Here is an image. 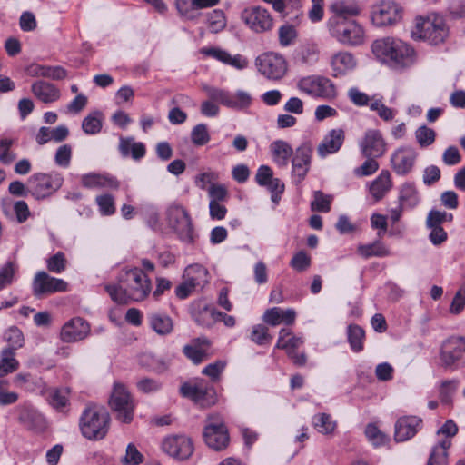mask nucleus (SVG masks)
Masks as SVG:
<instances>
[{"instance_id":"obj_26","label":"nucleus","mask_w":465,"mask_h":465,"mask_svg":"<svg viewBox=\"0 0 465 465\" xmlns=\"http://www.w3.org/2000/svg\"><path fill=\"white\" fill-rule=\"evenodd\" d=\"M357 62L352 54L341 51L332 55L331 66L334 77L343 76L355 69Z\"/></svg>"},{"instance_id":"obj_13","label":"nucleus","mask_w":465,"mask_h":465,"mask_svg":"<svg viewBox=\"0 0 465 465\" xmlns=\"http://www.w3.org/2000/svg\"><path fill=\"white\" fill-rule=\"evenodd\" d=\"M258 71L271 80L282 79L287 72V63L284 57L274 53H265L256 59Z\"/></svg>"},{"instance_id":"obj_63","label":"nucleus","mask_w":465,"mask_h":465,"mask_svg":"<svg viewBox=\"0 0 465 465\" xmlns=\"http://www.w3.org/2000/svg\"><path fill=\"white\" fill-rule=\"evenodd\" d=\"M294 155L292 147H274L272 157L279 166H286L291 155Z\"/></svg>"},{"instance_id":"obj_34","label":"nucleus","mask_w":465,"mask_h":465,"mask_svg":"<svg viewBox=\"0 0 465 465\" xmlns=\"http://www.w3.org/2000/svg\"><path fill=\"white\" fill-rule=\"evenodd\" d=\"M357 253L363 259L381 258L390 256L391 251L381 241L377 240L371 243L360 244L357 247Z\"/></svg>"},{"instance_id":"obj_22","label":"nucleus","mask_w":465,"mask_h":465,"mask_svg":"<svg viewBox=\"0 0 465 465\" xmlns=\"http://www.w3.org/2000/svg\"><path fill=\"white\" fill-rule=\"evenodd\" d=\"M191 314L194 322L201 327L210 328L217 322L219 312L205 302L198 301L192 304Z\"/></svg>"},{"instance_id":"obj_40","label":"nucleus","mask_w":465,"mask_h":465,"mask_svg":"<svg viewBox=\"0 0 465 465\" xmlns=\"http://www.w3.org/2000/svg\"><path fill=\"white\" fill-rule=\"evenodd\" d=\"M207 270L200 264H192L186 267L183 272V278L193 282V285L203 287L207 282Z\"/></svg>"},{"instance_id":"obj_33","label":"nucleus","mask_w":465,"mask_h":465,"mask_svg":"<svg viewBox=\"0 0 465 465\" xmlns=\"http://www.w3.org/2000/svg\"><path fill=\"white\" fill-rule=\"evenodd\" d=\"M392 186L390 173L382 171L370 184L369 191L375 201L381 200Z\"/></svg>"},{"instance_id":"obj_36","label":"nucleus","mask_w":465,"mask_h":465,"mask_svg":"<svg viewBox=\"0 0 465 465\" xmlns=\"http://www.w3.org/2000/svg\"><path fill=\"white\" fill-rule=\"evenodd\" d=\"M148 322L150 327L162 336L170 334L173 329V320L166 314L151 313L148 315Z\"/></svg>"},{"instance_id":"obj_19","label":"nucleus","mask_w":465,"mask_h":465,"mask_svg":"<svg viewBox=\"0 0 465 465\" xmlns=\"http://www.w3.org/2000/svg\"><path fill=\"white\" fill-rule=\"evenodd\" d=\"M89 332V323L83 318L74 317L64 324L60 338L64 342H76L85 339Z\"/></svg>"},{"instance_id":"obj_3","label":"nucleus","mask_w":465,"mask_h":465,"mask_svg":"<svg viewBox=\"0 0 465 465\" xmlns=\"http://www.w3.org/2000/svg\"><path fill=\"white\" fill-rule=\"evenodd\" d=\"M109 422L110 417L104 408L90 406L84 411L80 418V429L86 439L101 440L108 432Z\"/></svg>"},{"instance_id":"obj_59","label":"nucleus","mask_w":465,"mask_h":465,"mask_svg":"<svg viewBox=\"0 0 465 465\" xmlns=\"http://www.w3.org/2000/svg\"><path fill=\"white\" fill-rule=\"evenodd\" d=\"M191 137L192 141L196 145H203L207 143L210 140L207 126L203 124L195 125L191 133Z\"/></svg>"},{"instance_id":"obj_11","label":"nucleus","mask_w":465,"mask_h":465,"mask_svg":"<svg viewBox=\"0 0 465 465\" xmlns=\"http://www.w3.org/2000/svg\"><path fill=\"white\" fill-rule=\"evenodd\" d=\"M167 221L181 241L193 243L195 233L188 213L181 206H171L167 211Z\"/></svg>"},{"instance_id":"obj_48","label":"nucleus","mask_w":465,"mask_h":465,"mask_svg":"<svg viewBox=\"0 0 465 465\" xmlns=\"http://www.w3.org/2000/svg\"><path fill=\"white\" fill-rule=\"evenodd\" d=\"M365 435L368 440L374 446L380 447L387 443L389 440L388 437L379 430V428L372 423L366 426Z\"/></svg>"},{"instance_id":"obj_17","label":"nucleus","mask_w":465,"mask_h":465,"mask_svg":"<svg viewBox=\"0 0 465 465\" xmlns=\"http://www.w3.org/2000/svg\"><path fill=\"white\" fill-rule=\"evenodd\" d=\"M32 291L35 297L40 298L44 295L67 291V282L41 271L37 272L34 277Z\"/></svg>"},{"instance_id":"obj_55","label":"nucleus","mask_w":465,"mask_h":465,"mask_svg":"<svg viewBox=\"0 0 465 465\" xmlns=\"http://www.w3.org/2000/svg\"><path fill=\"white\" fill-rule=\"evenodd\" d=\"M272 337L268 332V328L258 324L252 328L251 340L258 345H264L271 342Z\"/></svg>"},{"instance_id":"obj_25","label":"nucleus","mask_w":465,"mask_h":465,"mask_svg":"<svg viewBox=\"0 0 465 465\" xmlns=\"http://www.w3.org/2000/svg\"><path fill=\"white\" fill-rule=\"evenodd\" d=\"M330 10L332 15L329 18L328 22L351 20L352 17L360 14L358 4L348 0H336L331 5Z\"/></svg>"},{"instance_id":"obj_27","label":"nucleus","mask_w":465,"mask_h":465,"mask_svg":"<svg viewBox=\"0 0 465 465\" xmlns=\"http://www.w3.org/2000/svg\"><path fill=\"white\" fill-rule=\"evenodd\" d=\"M81 182L83 186L88 189H116L119 186L114 177L105 173H89L82 175Z\"/></svg>"},{"instance_id":"obj_10","label":"nucleus","mask_w":465,"mask_h":465,"mask_svg":"<svg viewBox=\"0 0 465 465\" xmlns=\"http://www.w3.org/2000/svg\"><path fill=\"white\" fill-rule=\"evenodd\" d=\"M203 436L207 446L216 451L224 450L230 440L228 430L218 415L209 416Z\"/></svg>"},{"instance_id":"obj_50","label":"nucleus","mask_w":465,"mask_h":465,"mask_svg":"<svg viewBox=\"0 0 465 465\" xmlns=\"http://www.w3.org/2000/svg\"><path fill=\"white\" fill-rule=\"evenodd\" d=\"M5 340L8 342L10 349H12L14 351L15 350L23 347L24 345V335L21 330H19L15 326L10 327L5 332Z\"/></svg>"},{"instance_id":"obj_39","label":"nucleus","mask_w":465,"mask_h":465,"mask_svg":"<svg viewBox=\"0 0 465 465\" xmlns=\"http://www.w3.org/2000/svg\"><path fill=\"white\" fill-rule=\"evenodd\" d=\"M70 389L67 387L53 389L49 396L50 405L57 411L64 412L69 405Z\"/></svg>"},{"instance_id":"obj_49","label":"nucleus","mask_w":465,"mask_h":465,"mask_svg":"<svg viewBox=\"0 0 465 465\" xmlns=\"http://www.w3.org/2000/svg\"><path fill=\"white\" fill-rule=\"evenodd\" d=\"M370 109L376 112L380 118L386 122L391 121L396 114V111L386 106L381 99H375L374 97L370 104Z\"/></svg>"},{"instance_id":"obj_12","label":"nucleus","mask_w":465,"mask_h":465,"mask_svg":"<svg viewBox=\"0 0 465 465\" xmlns=\"http://www.w3.org/2000/svg\"><path fill=\"white\" fill-rule=\"evenodd\" d=\"M464 356V336H451L442 342L440 347V359L443 367L450 370H457Z\"/></svg>"},{"instance_id":"obj_38","label":"nucleus","mask_w":465,"mask_h":465,"mask_svg":"<svg viewBox=\"0 0 465 465\" xmlns=\"http://www.w3.org/2000/svg\"><path fill=\"white\" fill-rule=\"evenodd\" d=\"M303 342L302 337L292 335L287 329H282L275 348L285 350L286 353L289 354V351H295L294 350L302 345Z\"/></svg>"},{"instance_id":"obj_45","label":"nucleus","mask_w":465,"mask_h":465,"mask_svg":"<svg viewBox=\"0 0 465 465\" xmlns=\"http://www.w3.org/2000/svg\"><path fill=\"white\" fill-rule=\"evenodd\" d=\"M348 341L351 350L359 352L363 349V339L365 332L363 329L358 325H350L348 327Z\"/></svg>"},{"instance_id":"obj_62","label":"nucleus","mask_w":465,"mask_h":465,"mask_svg":"<svg viewBox=\"0 0 465 465\" xmlns=\"http://www.w3.org/2000/svg\"><path fill=\"white\" fill-rule=\"evenodd\" d=\"M344 139L345 133L342 129H332L326 134L321 145H342Z\"/></svg>"},{"instance_id":"obj_47","label":"nucleus","mask_w":465,"mask_h":465,"mask_svg":"<svg viewBox=\"0 0 465 465\" xmlns=\"http://www.w3.org/2000/svg\"><path fill=\"white\" fill-rule=\"evenodd\" d=\"M203 90L212 101L230 108L231 93L229 91L208 85H205Z\"/></svg>"},{"instance_id":"obj_51","label":"nucleus","mask_w":465,"mask_h":465,"mask_svg":"<svg viewBox=\"0 0 465 465\" xmlns=\"http://www.w3.org/2000/svg\"><path fill=\"white\" fill-rule=\"evenodd\" d=\"M331 201L332 197L331 195H325L322 192L316 191L311 208L312 211L328 213L331 210Z\"/></svg>"},{"instance_id":"obj_16","label":"nucleus","mask_w":465,"mask_h":465,"mask_svg":"<svg viewBox=\"0 0 465 465\" xmlns=\"http://www.w3.org/2000/svg\"><path fill=\"white\" fill-rule=\"evenodd\" d=\"M241 17L248 27L255 33H263L272 28V18L267 9L261 6L245 8Z\"/></svg>"},{"instance_id":"obj_44","label":"nucleus","mask_w":465,"mask_h":465,"mask_svg":"<svg viewBox=\"0 0 465 465\" xmlns=\"http://www.w3.org/2000/svg\"><path fill=\"white\" fill-rule=\"evenodd\" d=\"M207 25L210 32L217 34L222 32L227 25L223 11L214 9L207 14Z\"/></svg>"},{"instance_id":"obj_6","label":"nucleus","mask_w":465,"mask_h":465,"mask_svg":"<svg viewBox=\"0 0 465 465\" xmlns=\"http://www.w3.org/2000/svg\"><path fill=\"white\" fill-rule=\"evenodd\" d=\"M63 183V176L56 172L50 173H37L29 177L28 190L34 198L37 200L45 199L60 189Z\"/></svg>"},{"instance_id":"obj_15","label":"nucleus","mask_w":465,"mask_h":465,"mask_svg":"<svg viewBox=\"0 0 465 465\" xmlns=\"http://www.w3.org/2000/svg\"><path fill=\"white\" fill-rule=\"evenodd\" d=\"M162 450L175 460H184L192 456L194 448L191 438L183 434H175L163 440Z\"/></svg>"},{"instance_id":"obj_14","label":"nucleus","mask_w":465,"mask_h":465,"mask_svg":"<svg viewBox=\"0 0 465 465\" xmlns=\"http://www.w3.org/2000/svg\"><path fill=\"white\" fill-rule=\"evenodd\" d=\"M180 392L202 407L213 405L216 401L214 391L203 381L184 382L180 387Z\"/></svg>"},{"instance_id":"obj_28","label":"nucleus","mask_w":465,"mask_h":465,"mask_svg":"<svg viewBox=\"0 0 465 465\" xmlns=\"http://www.w3.org/2000/svg\"><path fill=\"white\" fill-rule=\"evenodd\" d=\"M292 162L293 179L295 183H301L308 172L310 163L309 147H297Z\"/></svg>"},{"instance_id":"obj_23","label":"nucleus","mask_w":465,"mask_h":465,"mask_svg":"<svg viewBox=\"0 0 465 465\" xmlns=\"http://www.w3.org/2000/svg\"><path fill=\"white\" fill-rule=\"evenodd\" d=\"M417 153L411 147H399L391 155V162L397 174L410 173L416 161Z\"/></svg>"},{"instance_id":"obj_5","label":"nucleus","mask_w":465,"mask_h":465,"mask_svg":"<svg viewBox=\"0 0 465 465\" xmlns=\"http://www.w3.org/2000/svg\"><path fill=\"white\" fill-rule=\"evenodd\" d=\"M447 35L448 28L444 20L438 15L419 19L416 24V30L412 32L414 38L423 39L434 45L443 43Z\"/></svg>"},{"instance_id":"obj_41","label":"nucleus","mask_w":465,"mask_h":465,"mask_svg":"<svg viewBox=\"0 0 465 465\" xmlns=\"http://www.w3.org/2000/svg\"><path fill=\"white\" fill-rule=\"evenodd\" d=\"M13 383L15 387L25 391H33L35 387L44 388L45 382L42 379L34 380L29 372H19L13 378Z\"/></svg>"},{"instance_id":"obj_43","label":"nucleus","mask_w":465,"mask_h":465,"mask_svg":"<svg viewBox=\"0 0 465 465\" xmlns=\"http://www.w3.org/2000/svg\"><path fill=\"white\" fill-rule=\"evenodd\" d=\"M103 114L99 111L90 113L82 123L83 131L87 134H98L102 129Z\"/></svg>"},{"instance_id":"obj_8","label":"nucleus","mask_w":465,"mask_h":465,"mask_svg":"<svg viewBox=\"0 0 465 465\" xmlns=\"http://www.w3.org/2000/svg\"><path fill=\"white\" fill-rule=\"evenodd\" d=\"M109 404L112 410L116 412V417L121 422L129 423L132 421L134 403L129 391L124 384L114 382Z\"/></svg>"},{"instance_id":"obj_31","label":"nucleus","mask_w":465,"mask_h":465,"mask_svg":"<svg viewBox=\"0 0 465 465\" xmlns=\"http://www.w3.org/2000/svg\"><path fill=\"white\" fill-rule=\"evenodd\" d=\"M32 93L43 103H53L60 97V91L52 84L37 81L32 84Z\"/></svg>"},{"instance_id":"obj_21","label":"nucleus","mask_w":465,"mask_h":465,"mask_svg":"<svg viewBox=\"0 0 465 465\" xmlns=\"http://www.w3.org/2000/svg\"><path fill=\"white\" fill-rule=\"evenodd\" d=\"M422 420L417 416H404L397 420L394 426V439L398 442L406 441L420 430Z\"/></svg>"},{"instance_id":"obj_9","label":"nucleus","mask_w":465,"mask_h":465,"mask_svg":"<svg viewBox=\"0 0 465 465\" xmlns=\"http://www.w3.org/2000/svg\"><path fill=\"white\" fill-rule=\"evenodd\" d=\"M458 432V427L452 420H448L438 430V436L444 435L432 448L427 465H447L448 450L451 446V438Z\"/></svg>"},{"instance_id":"obj_4","label":"nucleus","mask_w":465,"mask_h":465,"mask_svg":"<svg viewBox=\"0 0 465 465\" xmlns=\"http://www.w3.org/2000/svg\"><path fill=\"white\" fill-rule=\"evenodd\" d=\"M296 87L301 93L312 98L331 101L337 97L334 84L322 75L312 74L302 77L298 80Z\"/></svg>"},{"instance_id":"obj_29","label":"nucleus","mask_w":465,"mask_h":465,"mask_svg":"<svg viewBox=\"0 0 465 465\" xmlns=\"http://www.w3.org/2000/svg\"><path fill=\"white\" fill-rule=\"evenodd\" d=\"M295 318L296 312L293 309L282 310L279 307L268 309L262 316L263 322L272 326H277L281 323L292 325Z\"/></svg>"},{"instance_id":"obj_20","label":"nucleus","mask_w":465,"mask_h":465,"mask_svg":"<svg viewBox=\"0 0 465 465\" xmlns=\"http://www.w3.org/2000/svg\"><path fill=\"white\" fill-rule=\"evenodd\" d=\"M18 421L28 430L42 431L46 427V421L41 412L31 404L24 403L16 408Z\"/></svg>"},{"instance_id":"obj_52","label":"nucleus","mask_w":465,"mask_h":465,"mask_svg":"<svg viewBox=\"0 0 465 465\" xmlns=\"http://www.w3.org/2000/svg\"><path fill=\"white\" fill-rule=\"evenodd\" d=\"M95 202L102 215H112L115 212L114 199L110 194L98 195Z\"/></svg>"},{"instance_id":"obj_1","label":"nucleus","mask_w":465,"mask_h":465,"mask_svg":"<svg viewBox=\"0 0 465 465\" xmlns=\"http://www.w3.org/2000/svg\"><path fill=\"white\" fill-rule=\"evenodd\" d=\"M117 282V284H106L104 289L111 299L118 304L142 302L152 292L150 278L138 267L123 269L118 274Z\"/></svg>"},{"instance_id":"obj_32","label":"nucleus","mask_w":465,"mask_h":465,"mask_svg":"<svg viewBox=\"0 0 465 465\" xmlns=\"http://www.w3.org/2000/svg\"><path fill=\"white\" fill-rule=\"evenodd\" d=\"M210 344L209 341L203 337L193 340L190 344H186L183 351L184 355L190 359L193 363L198 364L206 358V349L203 346L208 347Z\"/></svg>"},{"instance_id":"obj_56","label":"nucleus","mask_w":465,"mask_h":465,"mask_svg":"<svg viewBox=\"0 0 465 465\" xmlns=\"http://www.w3.org/2000/svg\"><path fill=\"white\" fill-rule=\"evenodd\" d=\"M290 265L297 272H303L310 267L311 257L304 251H300L293 255Z\"/></svg>"},{"instance_id":"obj_35","label":"nucleus","mask_w":465,"mask_h":465,"mask_svg":"<svg viewBox=\"0 0 465 465\" xmlns=\"http://www.w3.org/2000/svg\"><path fill=\"white\" fill-rule=\"evenodd\" d=\"M398 199L401 208L413 209L420 203L419 192L413 183H405L400 188Z\"/></svg>"},{"instance_id":"obj_7","label":"nucleus","mask_w":465,"mask_h":465,"mask_svg":"<svg viewBox=\"0 0 465 465\" xmlns=\"http://www.w3.org/2000/svg\"><path fill=\"white\" fill-rule=\"evenodd\" d=\"M327 26L331 36L343 45H359L364 41V30L354 19L328 22Z\"/></svg>"},{"instance_id":"obj_61","label":"nucleus","mask_w":465,"mask_h":465,"mask_svg":"<svg viewBox=\"0 0 465 465\" xmlns=\"http://www.w3.org/2000/svg\"><path fill=\"white\" fill-rule=\"evenodd\" d=\"M175 6L181 16L188 20H193L196 17L193 0H175Z\"/></svg>"},{"instance_id":"obj_2","label":"nucleus","mask_w":465,"mask_h":465,"mask_svg":"<svg viewBox=\"0 0 465 465\" xmlns=\"http://www.w3.org/2000/svg\"><path fill=\"white\" fill-rule=\"evenodd\" d=\"M372 52L395 69L412 65L416 60L414 49L407 43L391 37L378 39L372 44Z\"/></svg>"},{"instance_id":"obj_58","label":"nucleus","mask_w":465,"mask_h":465,"mask_svg":"<svg viewBox=\"0 0 465 465\" xmlns=\"http://www.w3.org/2000/svg\"><path fill=\"white\" fill-rule=\"evenodd\" d=\"M415 136L420 145H430L435 141L436 134L433 129L422 125L416 130Z\"/></svg>"},{"instance_id":"obj_64","label":"nucleus","mask_w":465,"mask_h":465,"mask_svg":"<svg viewBox=\"0 0 465 465\" xmlns=\"http://www.w3.org/2000/svg\"><path fill=\"white\" fill-rule=\"evenodd\" d=\"M348 97L357 106H370V102H371V99L365 93L356 87L349 89Z\"/></svg>"},{"instance_id":"obj_60","label":"nucleus","mask_w":465,"mask_h":465,"mask_svg":"<svg viewBox=\"0 0 465 465\" xmlns=\"http://www.w3.org/2000/svg\"><path fill=\"white\" fill-rule=\"evenodd\" d=\"M264 187L271 193V200L278 204L284 192V183L279 178H273Z\"/></svg>"},{"instance_id":"obj_37","label":"nucleus","mask_w":465,"mask_h":465,"mask_svg":"<svg viewBox=\"0 0 465 465\" xmlns=\"http://www.w3.org/2000/svg\"><path fill=\"white\" fill-rule=\"evenodd\" d=\"M19 368V361L15 359V351L10 348H4L0 352V377L13 373Z\"/></svg>"},{"instance_id":"obj_24","label":"nucleus","mask_w":465,"mask_h":465,"mask_svg":"<svg viewBox=\"0 0 465 465\" xmlns=\"http://www.w3.org/2000/svg\"><path fill=\"white\" fill-rule=\"evenodd\" d=\"M200 52L237 70H242L248 65L247 59L242 54L232 55L227 51L219 47H204Z\"/></svg>"},{"instance_id":"obj_18","label":"nucleus","mask_w":465,"mask_h":465,"mask_svg":"<svg viewBox=\"0 0 465 465\" xmlns=\"http://www.w3.org/2000/svg\"><path fill=\"white\" fill-rule=\"evenodd\" d=\"M401 18V8L392 1H382L372 8L371 20L377 26L391 25Z\"/></svg>"},{"instance_id":"obj_53","label":"nucleus","mask_w":465,"mask_h":465,"mask_svg":"<svg viewBox=\"0 0 465 465\" xmlns=\"http://www.w3.org/2000/svg\"><path fill=\"white\" fill-rule=\"evenodd\" d=\"M279 42L282 46L291 45L297 36V31L292 25L285 24L279 28Z\"/></svg>"},{"instance_id":"obj_30","label":"nucleus","mask_w":465,"mask_h":465,"mask_svg":"<svg viewBox=\"0 0 465 465\" xmlns=\"http://www.w3.org/2000/svg\"><path fill=\"white\" fill-rule=\"evenodd\" d=\"M382 153L383 150H381V147H362V155L366 157L367 160L360 167L355 169V174L358 176H368L374 173L379 168L375 158Z\"/></svg>"},{"instance_id":"obj_46","label":"nucleus","mask_w":465,"mask_h":465,"mask_svg":"<svg viewBox=\"0 0 465 465\" xmlns=\"http://www.w3.org/2000/svg\"><path fill=\"white\" fill-rule=\"evenodd\" d=\"M252 103V94L243 90H237L235 93H231L230 108L235 110H243L251 106Z\"/></svg>"},{"instance_id":"obj_42","label":"nucleus","mask_w":465,"mask_h":465,"mask_svg":"<svg viewBox=\"0 0 465 465\" xmlns=\"http://www.w3.org/2000/svg\"><path fill=\"white\" fill-rule=\"evenodd\" d=\"M313 426L322 434H331L336 429V422L330 414L319 413L313 416Z\"/></svg>"},{"instance_id":"obj_57","label":"nucleus","mask_w":465,"mask_h":465,"mask_svg":"<svg viewBox=\"0 0 465 465\" xmlns=\"http://www.w3.org/2000/svg\"><path fill=\"white\" fill-rule=\"evenodd\" d=\"M15 274V266L13 262H8L0 269V291L12 284Z\"/></svg>"},{"instance_id":"obj_54","label":"nucleus","mask_w":465,"mask_h":465,"mask_svg":"<svg viewBox=\"0 0 465 465\" xmlns=\"http://www.w3.org/2000/svg\"><path fill=\"white\" fill-rule=\"evenodd\" d=\"M46 266L49 272L61 273L66 268L65 255L62 252H58L46 261Z\"/></svg>"}]
</instances>
